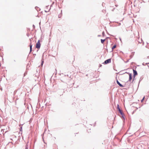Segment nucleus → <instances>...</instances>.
Instances as JSON below:
<instances>
[{"mask_svg":"<svg viewBox=\"0 0 149 149\" xmlns=\"http://www.w3.org/2000/svg\"><path fill=\"white\" fill-rule=\"evenodd\" d=\"M134 76H135L137 75V73L136 70H133Z\"/></svg>","mask_w":149,"mask_h":149,"instance_id":"6","label":"nucleus"},{"mask_svg":"<svg viewBox=\"0 0 149 149\" xmlns=\"http://www.w3.org/2000/svg\"><path fill=\"white\" fill-rule=\"evenodd\" d=\"M43 61H42V65L43 64Z\"/></svg>","mask_w":149,"mask_h":149,"instance_id":"13","label":"nucleus"},{"mask_svg":"<svg viewBox=\"0 0 149 149\" xmlns=\"http://www.w3.org/2000/svg\"><path fill=\"white\" fill-rule=\"evenodd\" d=\"M117 83V84L121 87H123V86L117 80L116 81Z\"/></svg>","mask_w":149,"mask_h":149,"instance_id":"3","label":"nucleus"},{"mask_svg":"<svg viewBox=\"0 0 149 149\" xmlns=\"http://www.w3.org/2000/svg\"><path fill=\"white\" fill-rule=\"evenodd\" d=\"M117 108L118 109V111L120 113V114H122V111L120 109L119 107V105L118 104L117 105Z\"/></svg>","mask_w":149,"mask_h":149,"instance_id":"4","label":"nucleus"},{"mask_svg":"<svg viewBox=\"0 0 149 149\" xmlns=\"http://www.w3.org/2000/svg\"><path fill=\"white\" fill-rule=\"evenodd\" d=\"M28 149V146L27 145H26V147H25V149Z\"/></svg>","mask_w":149,"mask_h":149,"instance_id":"12","label":"nucleus"},{"mask_svg":"<svg viewBox=\"0 0 149 149\" xmlns=\"http://www.w3.org/2000/svg\"><path fill=\"white\" fill-rule=\"evenodd\" d=\"M32 45H31V43L30 44V52L32 51Z\"/></svg>","mask_w":149,"mask_h":149,"instance_id":"8","label":"nucleus"},{"mask_svg":"<svg viewBox=\"0 0 149 149\" xmlns=\"http://www.w3.org/2000/svg\"><path fill=\"white\" fill-rule=\"evenodd\" d=\"M62 16V14H60V15H58V17L59 18H61Z\"/></svg>","mask_w":149,"mask_h":149,"instance_id":"11","label":"nucleus"},{"mask_svg":"<svg viewBox=\"0 0 149 149\" xmlns=\"http://www.w3.org/2000/svg\"><path fill=\"white\" fill-rule=\"evenodd\" d=\"M40 45L41 44L40 43V40H38L36 44V47L38 49H39L40 47Z\"/></svg>","mask_w":149,"mask_h":149,"instance_id":"1","label":"nucleus"},{"mask_svg":"<svg viewBox=\"0 0 149 149\" xmlns=\"http://www.w3.org/2000/svg\"><path fill=\"white\" fill-rule=\"evenodd\" d=\"M105 39H104V40L101 39V42L102 44H103L104 43V42L105 41Z\"/></svg>","mask_w":149,"mask_h":149,"instance_id":"9","label":"nucleus"},{"mask_svg":"<svg viewBox=\"0 0 149 149\" xmlns=\"http://www.w3.org/2000/svg\"><path fill=\"white\" fill-rule=\"evenodd\" d=\"M111 62V59H107L106 60L104 61V63L105 64H107L108 63H110Z\"/></svg>","mask_w":149,"mask_h":149,"instance_id":"2","label":"nucleus"},{"mask_svg":"<svg viewBox=\"0 0 149 149\" xmlns=\"http://www.w3.org/2000/svg\"><path fill=\"white\" fill-rule=\"evenodd\" d=\"M129 81H131L132 79V74L130 73H129Z\"/></svg>","mask_w":149,"mask_h":149,"instance_id":"5","label":"nucleus"},{"mask_svg":"<svg viewBox=\"0 0 149 149\" xmlns=\"http://www.w3.org/2000/svg\"><path fill=\"white\" fill-rule=\"evenodd\" d=\"M145 96H144L143 99L141 100V102H143L145 99Z\"/></svg>","mask_w":149,"mask_h":149,"instance_id":"10","label":"nucleus"},{"mask_svg":"<svg viewBox=\"0 0 149 149\" xmlns=\"http://www.w3.org/2000/svg\"><path fill=\"white\" fill-rule=\"evenodd\" d=\"M116 45H115L113 47H112L111 49H112V51H113L114 49L116 47Z\"/></svg>","mask_w":149,"mask_h":149,"instance_id":"7","label":"nucleus"}]
</instances>
